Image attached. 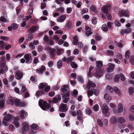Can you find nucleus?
<instances>
[{"instance_id":"1","label":"nucleus","mask_w":134,"mask_h":134,"mask_svg":"<svg viewBox=\"0 0 134 134\" xmlns=\"http://www.w3.org/2000/svg\"><path fill=\"white\" fill-rule=\"evenodd\" d=\"M47 102L45 101H43L42 100H39L38 104L39 106L42 109L45 110L47 109L51 112L54 111V109L53 107H51L49 103L47 104Z\"/></svg>"},{"instance_id":"2","label":"nucleus","mask_w":134,"mask_h":134,"mask_svg":"<svg viewBox=\"0 0 134 134\" xmlns=\"http://www.w3.org/2000/svg\"><path fill=\"white\" fill-rule=\"evenodd\" d=\"M13 118V116L11 114H8L6 116L4 117L2 121L3 124L6 126H8V122H10Z\"/></svg>"},{"instance_id":"3","label":"nucleus","mask_w":134,"mask_h":134,"mask_svg":"<svg viewBox=\"0 0 134 134\" xmlns=\"http://www.w3.org/2000/svg\"><path fill=\"white\" fill-rule=\"evenodd\" d=\"M110 9V6L109 5H105L103 7L101 8L103 12L106 14L108 19L110 20L111 16L110 15L108 14V11Z\"/></svg>"},{"instance_id":"4","label":"nucleus","mask_w":134,"mask_h":134,"mask_svg":"<svg viewBox=\"0 0 134 134\" xmlns=\"http://www.w3.org/2000/svg\"><path fill=\"white\" fill-rule=\"evenodd\" d=\"M40 90H42L44 91V92H48L50 89V87L47 85V83L44 84L43 83H40L38 86Z\"/></svg>"},{"instance_id":"5","label":"nucleus","mask_w":134,"mask_h":134,"mask_svg":"<svg viewBox=\"0 0 134 134\" xmlns=\"http://www.w3.org/2000/svg\"><path fill=\"white\" fill-rule=\"evenodd\" d=\"M101 109L103 113L106 116H109V113L108 112L109 108L106 103L103 104L101 107Z\"/></svg>"},{"instance_id":"6","label":"nucleus","mask_w":134,"mask_h":134,"mask_svg":"<svg viewBox=\"0 0 134 134\" xmlns=\"http://www.w3.org/2000/svg\"><path fill=\"white\" fill-rule=\"evenodd\" d=\"M19 117L22 119H23L24 118L27 116V114L24 110H21L18 113Z\"/></svg>"},{"instance_id":"7","label":"nucleus","mask_w":134,"mask_h":134,"mask_svg":"<svg viewBox=\"0 0 134 134\" xmlns=\"http://www.w3.org/2000/svg\"><path fill=\"white\" fill-rule=\"evenodd\" d=\"M68 108L66 104H61L59 107V110L60 111L65 112L68 110Z\"/></svg>"},{"instance_id":"8","label":"nucleus","mask_w":134,"mask_h":134,"mask_svg":"<svg viewBox=\"0 0 134 134\" xmlns=\"http://www.w3.org/2000/svg\"><path fill=\"white\" fill-rule=\"evenodd\" d=\"M24 58L26 59V62L27 64H30L31 63L32 59H31V56L29 54H26L24 56Z\"/></svg>"},{"instance_id":"9","label":"nucleus","mask_w":134,"mask_h":134,"mask_svg":"<svg viewBox=\"0 0 134 134\" xmlns=\"http://www.w3.org/2000/svg\"><path fill=\"white\" fill-rule=\"evenodd\" d=\"M118 111L116 110H114V114H118L119 113H121L122 112L123 110L122 105L121 104H118Z\"/></svg>"},{"instance_id":"10","label":"nucleus","mask_w":134,"mask_h":134,"mask_svg":"<svg viewBox=\"0 0 134 134\" xmlns=\"http://www.w3.org/2000/svg\"><path fill=\"white\" fill-rule=\"evenodd\" d=\"M96 86V85L92 81H88L87 84V87L88 89H91Z\"/></svg>"},{"instance_id":"11","label":"nucleus","mask_w":134,"mask_h":134,"mask_svg":"<svg viewBox=\"0 0 134 134\" xmlns=\"http://www.w3.org/2000/svg\"><path fill=\"white\" fill-rule=\"evenodd\" d=\"M23 73L20 71H16V72L15 77L18 80H20L23 77Z\"/></svg>"},{"instance_id":"12","label":"nucleus","mask_w":134,"mask_h":134,"mask_svg":"<svg viewBox=\"0 0 134 134\" xmlns=\"http://www.w3.org/2000/svg\"><path fill=\"white\" fill-rule=\"evenodd\" d=\"M104 71L102 69H97L96 72L94 73V75L97 77H100L102 75Z\"/></svg>"},{"instance_id":"13","label":"nucleus","mask_w":134,"mask_h":134,"mask_svg":"<svg viewBox=\"0 0 134 134\" xmlns=\"http://www.w3.org/2000/svg\"><path fill=\"white\" fill-rule=\"evenodd\" d=\"M24 131H23V133L26 132V131H27L28 130V127L29 125L27 122H24L22 125Z\"/></svg>"},{"instance_id":"14","label":"nucleus","mask_w":134,"mask_h":134,"mask_svg":"<svg viewBox=\"0 0 134 134\" xmlns=\"http://www.w3.org/2000/svg\"><path fill=\"white\" fill-rule=\"evenodd\" d=\"M55 51H56V53L58 55L61 54L63 53L64 51L63 49L62 48H60L58 46H56L55 47Z\"/></svg>"},{"instance_id":"15","label":"nucleus","mask_w":134,"mask_h":134,"mask_svg":"<svg viewBox=\"0 0 134 134\" xmlns=\"http://www.w3.org/2000/svg\"><path fill=\"white\" fill-rule=\"evenodd\" d=\"M120 14L122 16L128 17L130 13L128 10H123L120 12Z\"/></svg>"},{"instance_id":"16","label":"nucleus","mask_w":134,"mask_h":134,"mask_svg":"<svg viewBox=\"0 0 134 134\" xmlns=\"http://www.w3.org/2000/svg\"><path fill=\"white\" fill-rule=\"evenodd\" d=\"M66 16L65 15H62L60 16L57 19V21L60 23L63 22L66 19Z\"/></svg>"},{"instance_id":"17","label":"nucleus","mask_w":134,"mask_h":134,"mask_svg":"<svg viewBox=\"0 0 134 134\" xmlns=\"http://www.w3.org/2000/svg\"><path fill=\"white\" fill-rule=\"evenodd\" d=\"M16 106H22L24 104H25V103L23 102H20L18 99H15L14 101V103Z\"/></svg>"},{"instance_id":"18","label":"nucleus","mask_w":134,"mask_h":134,"mask_svg":"<svg viewBox=\"0 0 134 134\" xmlns=\"http://www.w3.org/2000/svg\"><path fill=\"white\" fill-rule=\"evenodd\" d=\"M0 68L2 69L4 72H7L8 70L7 66L5 65L4 63H1L0 65Z\"/></svg>"},{"instance_id":"19","label":"nucleus","mask_w":134,"mask_h":134,"mask_svg":"<svg viewBox=\"0 0 134 134\" xmlns=\"http://www.w3.org/2000/svg\"><path fill=\"white\" fill-rule=\"evenodd\" d=\"M121 89L117 87H115L114 88V92L120 97L121 96Z\"/></svg>"},{"instance_id":"20","label":"nucleus","mask_w":134,"mask_h":134,"mask_svg":"<svg viewBox=\"0 0 134 134\" xmlns=\"http://www.w3.org/2000/svg\"><path fill=\"white\" fill-rule=\"evenodd\" d=\"M96 65L97 69H101V68L102 66V62L100 61H97L96 62Z\"/></svg>"},{"instance_id":"21","label":"nucleus","mask_w":134,"mask_h":134,"mask_svg":"<svg viewBox=\"0 0 134 134\" xmlns=\"http://www.w3.org/2000/svg\"><path fill=\"white\" fill-rule=\"evenodd\" d=\"M69 94L68 93H66L63 95V99L64 103H67V102L68 101L69 99Z\"/></svg>"},{"instance_id":"22","label":"nucleus","mask_w":134,"mask_h":134,"mask_svg":"<svg viewBox=\"0 0 134 134\" xmlns=\"http://www.w3.org/2000/svg\"><path fill=\"white\" fill-rule=\"evenodd\" d=\"M85 29L86 30L85 34L87 36H88L91 34L92 33L91 29L90 28L87 26H86L85 27Z\"/></svg>"},{"instance_id":"23","label":"nucleus","mask_w":134,"mask_h":134,"mask_svg":"<svg viewBox=\"0 0 134 134\" xmlns=\"http://www.w3.org/2000/svg\"><path fill=\"white\" fill-rule=\"evenodd\" d=\"M38 29V26H33L31 27L30 29L28 30L27 32H32L37 30Z\"/></svg>"},{"instance_id":"24","label":"nucleus","mask_w":134,"mask_h":134,"mask_svg":"<svg viewBox=\"0 0 134 134\" xmlns=\"http://www.w3.org/2000/svg\"><path fill=\"white\" fill-rule=\"evenodd\" d=\"M77 118L79 120H80L82 119V111L78 110L77 111Z\"/></svg>"},{"instance_id":"25","label":"nucleus","mask_w":134,"mask_h":134,"mask_svg":"<svg viewBox=\"0 0 134 134\" xmlns=\"http://www.w3.org/2000/svg\"><path fill=\"white\" fill-rule=\"evenodd\" d=\"M55 50L53 49H50L49 51V54L51 55V57L52 59H53L55 55Z\"/></svg>"},{"instance_id":"26","label":"nucleus","mask_w":134,"mask_h":134,"mask_svg":"<svg viewBox=\"0 0 134 134\" xmlns=\"http://www.w3.org/2000/svg\"><path fill=\"white\" fill-rule=\"evenodd\" d=\"M115 65L113 64H111L109 66V67L107 70V71L109 72H110L112 71L114 69Z\"/></svg>"},{"instance_id":"27","label":"nucleus","mask_w":134,"mask_h":134,"mask_svg":"<svg viewBox=\"0 0 134 134\" xmlns=\"http://www.w3.org/2000/svg\"><path fill=\"white\" fill-rule=\"evenodd\" d=\"M61 99V96L60 95H58L57 97L54 98L52 100V102L53 103H58L59 100Z\"/></svg>"},{"instance_id":"28","label":"nucleus","mask_w":134,"mask_h":134,"mask_svg":"<svg viewBox=\"0 0 134 134\" xmlns=\"http://www.w3.org/2000/svg\"><path fill=\"white\" fill-rule=\"evenodd\" d=\"M118 121L120 124H123L125 122L126 120L125 118L122 117H119L118 119Z\"/></svg>"},{"instance_id":"29","label":"nucleus","mask_w":134,"mask_h":134,"mask_svg":"<svg viewBox=\"0 0 134 134\" xmlns=\"http://www.w3.org/2000/svg\"><path fill=\"white\" fill-rule=\"evenodd\" d=\"M117 119L116 118L114 117H112L110 119V122L112 124H114L117 122Z\"/></svg>"},{"instance_id":"30","label":"nucleus","mask_w":134,"mask_h":134,"mask_svg":"<svg viewBox=\"0 0 134 134\" xmlns=\"http://www.w3.org/2000/svg\"><path fill=\"white\" fill-rule=\"evenodd\" d=\"M33 34H28L25 36V37L26 40L30 41L33 38Z\"/></svg>"},{"instance_id":"31","label":"nucleus","mask_w":134,"mask_h":134,"mask_svg":"<svg viewBox=\"0 0 134 134\" xmlns=\"http://www.w3.org/2000/svg\"><path fill=\"white\" fill-rule=\"evenodd\" d=\"M68 86L67 85H64L62 88L61 91L62 92H66L67 91L68 89Z\"/></svg>"},{"instance_id":"32","label":"nucleus","mask_w":134,"mask_h":134,"mask_svg":"<svg viewBox=\"0 0 134 134\" xmlns=\"http://www.w3.org/2000/svg\"><path fill=\"white\" fill-rule=\"evenodd\" d=\"M94 92L93 89H88V90L87 92V94L88 96L89 97H90V96H92L93 95Z\"/></svg>"},{"instance_id":"33","label":"nucleus","mask_w":134,"mask_h":134,"mask_svg":"<svg viewBox=\"0 0 134 134\" xmlns=\"http://www.w3.org/2000/svg\"><path fill=\"white\" fill-rule=\"evenodd\" d=\"M31 127L32 129L35 130H37L39 128V126L35 124H32L31 126Z\"/></svg>"},{"instance_id":"34","label":"nucleus","mask_w":134,"mask_h":134,"mask_svg":"<svg viewBox=\"0 0 134 134\" xmlns=\"http://www.w3.org/2000/svg\"><path fill=\"white\" fill-rule=\"evenodd\" d=\"M41 91H37L35 93V94L37 96H39L41 95L42 94L44 93V91L42 90H40Z\"/></svg>"},{"instance_id":"35","label":"nucleus","mask_w":134,"mask_h":134,"mask_svg":"<svg viewBox=\"0 0 134 134\" xmlns=\"http://www.w3.org/2000/svg\"><path fill=\"white\" fill-rule=\"evenodd\" d=\"M101 29L102 30L106 31L108 30V28L106 24H104L102 26Z\"/></svg>"},{"instance_id":"36","label":"nucleus","mask_w":134,"mask_h":134,"mask_svg":"<svg viewBox=\"0 0 134 134\" xmlns=\"http://www.w3.org/2000/svg\"><path fill=\"white\" fill-rule=\"evenodd\" d=\"M46 68L44 66H42L41 67L40 69L38 70H37V72L40 73H42L45 70Z\"/></svg>"},{"instance_id":"37","label":"nucleus","mask_w":134,"mask_h":134,"mask_svg":"<svg viewBox=\"0 0 134 134\" xmlns=\"http://www.w3.org/2000/svg\"><path fill=\"white\" fill-rule=\"evenodd\" d=\"M13 123L16 128L18 127L20 124V123L16 120H14Z\"/></svg>"},{"instance_id":"38","label":"nucleus","mask_w":134,"mask_h":134,"mask_svg":"<svg viewBox=\"0 0 134 134\" xmlns=\"http://www.w3.org/2000/svg\"><path fill=\"white\" fill-rule=\"evenodd\" d=\"M15 99L12 97H10V98L8 101V103L10 104H13L14 103Z\"/></svg>"},{"instance_id":"39","label":"nucleus","mask_w":134,"mask_h":134,"mask_svg":"<svg viewBox=\"0 0 134 134\" xmlns=\"http://www.w3.org/2000/svg\"><path fill=\"white\" fill-rule=\"evenodd\" d=\"M94 67L92 66H90L89 67V72L88 73V75L90 77H92L93 74H91V70L93 69Z\"/></svg>"},{"instance_id":"40","label":"nucleus","mask_w":134,"mask_h":134,"mask_svg":"<svg viewBox=\"0 0 134 134\" xmlns=\"http://www.w3.org/2000/svg\"><path fill=\"white\" fill-rule=\"evenodd\" d=\"M0 21L2 22H5L6 23H9V21L6 19L3 16H1L0 18Z\"/></svg>"},{"instance_id":"41","label":"nucleus","mask_w":134,"mask_h":134,"mask_svg":"<svg viewBox=\"0 0 134 134\" xmlns=\"http://www.w3.org/2000/svg\"><path fill=\"white\" fill-rule=\"evenodd\" d=\"M5 43L2 41H0V50H2L4 48V45Z\"/></svg>"},{"instance_id":"42","label":"nucleus","mask_w":134,"mask_h":134,"mask_svg":"<svg viewBox=\"0 0 134 134\" xmlns=\"http://www.w3.org/2000/svg\"><path fill=\"white\" fill-rule=\"evenodd\" d=\"M104 98L106 99L109 100H110L111 99V97L108 94H106L104 95Z\"/></svg>"},{"instance_id":"43","label":"nucleus","mask_w":134,"mask_h":134,"mask_svg":"<svg viewBox=\"0 0 134 134\" xmlns=\"http://www.w3.org/2000/svg\"><path fill=\"white\" fill-rule=\"evenodd\" d=\"M106 89L107 90H109L111 93L113 92V89L111 86L109 85L107 86Z\"/></svg>"},{"instance_id":"44","label":"nucleus","mask_w":134,"mask_h":134,"mask_svg":"<svg viewBox=\"0 0 134 134\" xmlns=\"http://www.w3.org/2000/svg\"><path fill=\"white\" fill-rule=\"evenodd\" d=\"M74 59L73 57L72 56H70L68 57L67 59L66 62L68 64L71 62Z\"/></svg>"},{"instance_id":"45","label":"nucleus","mask_w":134,"mask_h":134,"mask_svg":"<svg viewBox=\"0 0 134 134\" xmlns=\"http://www.w3.org/2000/svg\"><path fill=\"white\" fill-rule=\"evenodd\" d=\"M78 41V38L77 37H74L73 38V43L74 44L76 45L77 44Z\"/></svg>"},{"instance_id":"46","label":"nucleus","mask_w":134,"mask_h":134,"mask_svg":"<svg viewBox=\"0 0 134 134\" xmlns=\"http://www.w3.org/2000/svg\"><path fill=\"white\" fill-rule=\"evenodd\" d=\"M99 105L96 104H95L93 107V110L95 111H97L99 110Z\"/></svg>"},{"instance_id":"47","label":"nucleus","mask_w":134,"mask_h":134,"mask_svg":"<svg viewBox=\"0 0 134 134\" xmlns=\"http://www.w3.org/2000/svg\"><path fill=\"white\" fill-rule=\"evenodd\" d=\"M48 65L49 68H52L54 65V63L53 61H50L48 63Z\"/></svg>"},{"instance_id":"48","label":"nucleus","mask_w":134,"mask_h":134,"mask_svg":"<svg viewBox=\"0 0 134 134\" xmlns=\"http://www.w3.org/2000/svg\"><path fill=\"white\" fill-rule=\"evenodd\" d=\"M62 62L61 60H59L57 62V67L59 68H60L62 66Z\"/></svg>"},{"instance_id":"49","label":"nucleus","mask_w":134,"mask_h":134,"mask_svg":"<svg viewBox=\"0 0 134 134\" xmlns=\"http://www.w3.org/2000/svg\"><path fill=\"white\" fill-rule=\"evenodd\" d=\"M43 39L44 41L48 43L49 42V39L48 36L45 35H44Z\"/></svg>"},{"instance_id":"50","label":"nucleus","mask_w":134,"mask_h":134,"mask_svg":"<svg viewBox=\"0 0 134 134\" xmlns=\"http://www.w3.org/2000/svg\"><path fill=\"white\" fill-rule=\"evenodd\" d=\"M107 54L111 55H114V52L113 51L110 50H107Z\"/></svg>"},{"instance_id":"51","label":"nucleus","mask_w":134,"mask_h":134,"mask_svg":"<svg viewBox=\"0 0 134 134\" xmlns=\"http://www.w3.org/2000/svg\"><path fill=\"white\" fill-rule=\"evenodd\" d=\"M71 66L74 68H76L77 67V65L74 62H72L71 64Z\"/></svg>"},{"instance_id":"52","label":"nucleus","mask_w":134,"mask_h":134,"mask_svg":"<svg viewBox=\"0 0 134 134\" xmlns=\"http://www.w3.org/2000/svg\"><path fill=\"white\" fill-rule=\"evenodd\" d=\"M131 29L130 28H128L125 29L123 32L126 34H128L131 31Z\"/></svg>"},{"instance_id":"53","label":"nucleus","mask_w":134,"mask_h":134,"mask_svg":"<svg viewBox=\"0 0 134 134\" xmlns=\"http://www.w3.org/2000/svg\"><path fill=\"white\" fill-rule=\"evenodd\" d=\"M78 93V92L76 90H74L72 94L73 96L76 97Z\"/></svg>"},{"instance_id":"54","label":"nucleus","mask_w":134,"mask_h":134,"mask_svg":"<svg viewBox=\"0 0 134 134\" xmlns=\"http://www.w3.org/2000/svg\"><path fill=\"white\" fill-rule=\"evenodd\" d=\"M4 104V102L3 100H0V109L3 108Z\"/></svg>"},{"instance_id":"55","label":"nucleus","mask_w":134,"mask_h":134,"mask_svg":"<svg viewBox=\"0 0 134 134\" xmlns=\"http://www.w3.org/2000/svg\"><path fill=\"white\" fill-rule=\"evenodd\" d=\"M110 107L113 109H115L116 108V105L113 103H110L109 104Z\"/></svg>"},{"instance_id":"56","label":"nucleus","mask_w":134,"mask_h":134,"mask_svg":"<svg viewBox=\"0 0 134 134\" xmlns=\"http://www.w3.org/2000/svg\"><path fill=\"white\" fill-rule=\"evenodd\" d=\"M125 58L127 59H128L130 56V53L129 51H127L125 53Z\"/></svg>"},{"instance_id":"57","label":"nucleus","mask_w":134,"mask_h":134,"mask_svg":"<svg viewBox=\"0 0 134 134\" xmlns=\"http://www.w3.org/2000/svg\"><path fill=\"white\" fill-rule=\"evenodd\" d=\"M129 93L130 95L132 94L133 92V89L132 87H130L129 89Z\"/></svg>"},{"instance_id":"58","label":"nucleus","mask_w":134,"mask_h":134,"mask_svg":"<svg viewBox=\"0 0 134 134\" xmlns=\"http://www.w3.org/2000/svg\"><path fill=\"white\" fill-rule=\"evenodd\" d=\"M39 62L38 59L37 57H35L34 58L33 60V63L34 64H37Z\"/></svg>"},{"instance_id":"59","label":"nucleus","mask_w":134,"mask_h":134,"mask_svg":"<svg viewBox=\"0 0 134 134\" xmlns=\"http://www.w3.org/2000/svg\"><path fill=\"white\" fill-rule=\"evenodd\" d=\"M97 121L98 125L100 127H102L103 126V124L100 119H98Z\"/></svg>"},{"instance_id":"60","label":"nucleus","mask_w":134,"mask_h":134,"mask_svg":"<svg viewBox=\"0 0 134 134\" xmlns=\"http://www.w3.org/2000/svg\"><path fill=\"white\" fill-rule=\"evenodd\" d=\"M130 62L131 64H134V56H131L130 59Z\"/></svg>"},{"instance_id":"61","label":"nucleus","mask_w":134,"mask_h":134,"mask_svg":"<svg viewBox=\"0 0 134 134\" xmlns=\"http://www.w3.org/2000/svg\"><path fill=\"white\" fill-rule=\"evenodd\" d=\"M88 9L87 8H84L81 11V13L84 14L88 11Z\"/></svg>"},{"instance_id":"62","label":"nucleus","mask_w":134,"mask_h":134,"mask_svg":"<svg viewBox=\"0 0 134 134\" xmlns=\"http://www.w3.org/2000/svg\"><path fill=\"white\" fill-rule=\"evenodd\" d=\"M8 128L9 129L12 131L14 130L15 128L14 126L12 124H11L8 127Z\"/></svg>"},{"instance_id":"63","label":"nucleus","mask_w":134,"mask_h":134,"mask_svg":"<svg viewBox=\"0 0 134 134\" xmlns=\"http://www.w3.org/2000/svg\"><path fill=\"white\" fill-rule=\"evenodd\" d=\"M119 76L118 75H116L114 76V80L115 82L118 81L119 79Z\"/></svg>"},{"instance_id":"64","label":"nucleus","mask_w":134,"mask_h":134,"mask_svg":"<svg viewBox=\"0 0 134 134\" xmlns=\"http://www.w3.org/2000/svg\"><path fill=\"white\" fill-rule=\"evenodd\" d=\"M53 40L56 41H57L59 39V38L57 35H54L53 36Z\"/></svg>"}]
</instances>
